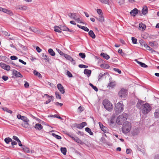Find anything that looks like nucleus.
<instances>
[{
  "label": "nucleus",
  "instance_id": "nucleus-1",
  "mask_svg": "<svg viewBox=\"0 0 159 159\" xmlns=\"http://www.w3.org/2000/svg\"><path fill=\"white\" fill-rule=\"evenodd\" d=\"M131 128V123L128 121L125 122L122 128V131L124 134H127L129 132Z\"/></svg>",
  "mask_w": 159,
  "mask_h": 159
},
{
  "label": "nucleus",
  "instance_id": "nucleus-2",
  "mask_svg": "<svg viewBox=\"0 0 159 159\" xmlns=\"http://www.w3.org/2000/svg\"><path fill=\"white\" fill-rule=\"evenodd\" d=\"M128 117L127 115L125 113H123L121 115H120L117 117L116 122L119 125L122 124L125 121Z\"/></svg>",
  "mask_w": 159,
  "mask_h": 159
},
{
  "label": "nucleus",
  "instance_id": "nucleus-3",
  "mask_svg": "<svg viewBox=\"0 0 159 159\" xmlns=\"http://www.w3.org/2000/svg\"><path fill=\"white\" fill-rule=\"evenodd\" d=\"M104 108L108 111H111L113 108L112 104L107 99H105L102 102Z\"/></svg>",
  "mask_w": 159,
  "mask_h": 159
},
{
  "label": "nucleus",
  "instance_id": "nucleus-4",
  "mask_svg": "<svg viewBox=\"0 0 159 159\" xmlns=\"http://www.w3.org/2000/svg\"><path fill=\"white\" fill-rule=\"evenodd\" d=\"M115 110L116 114L123 111V104L122 101H120L116 105Z\"/></svg>",
  "mask_w": 159,
  "mask_h": 159
},
{
  "label": "nucleus",
  "instance_id": "nucleus-5",
  "mask_svg": "<svg viewBox=\"0 0 159 159\" xmlns=\"http://www.w3.org/2000/svg\"><path fill=\"white\" fill-rule=\"evenodd\" d=\"M142 109V111L144 114H148L151 110V107L149 105L146 103L143 105Z\"/></svg>",
  "mask_w": 159,
  "mask_h": 159
},
{
  "label": "nucleus",
  "instance_id": "nucleus-6",
  "mask_svg": "<svg viewBox=\"0 0 159 159\" xmlns=\"http://www.w3.org/2000/svg\"><path fill=\"white\" fill-rule=\"evenodd\" d=\"M126 91V89L122 88L119 92L118 95L119 96L122 98H125L127 96Z\"/></svg>",
  "mask_w": 159,
  "mask_h": 159
},
{
  "label": "nucleus",
  "instance_id": "nucleus-7",
  "mask_svg": "<svg viewBox=\"0 0 159 159\" xmlns=\"http://www.w3.org/2000/svg\"><path fill=\"white\" fill-rule=\"evenodd\" d=\"M140 44L142 46H143L144 47L146 48L147 50L149 51H152L153 49L151 48L149 46H148L147 44L144 41V40H139Z\"/></svg>",
  "mask_w": 159,
  "mask_h": 159
},
{
  "label": "nucleus",
  "instance_id": "nucleus-8",
  "mask_svg": "<svg viewBox=\"0 0 159 159\" xmlns=\"http://www.w3.org/2000/svg\"><path fill=\"white\" fill-rule=\"evenodd\" d=\"M59 27L61 30L68 31L70 32H74L73 30L69 29L64 25H60L59 26Z\"/></svg>",
  "mask_w": 159,
  "mask_h": 159
},
{
  "label": "nucleus",
  "instance_id": "nucleus-9",
  "mask_svg": "<svg viewBox=\"0 0 159 159\" xmlns=\"http://www.w3.org/2000/svg\"><path fill=\"white\" fill-rule=\"evenodd\" d=\"M99 124L100 127L102 131L106 133H109V130L107 127L104 126L100 122H99Z\"/></svg>",
  "mask_w": 159,
  "mask_h": 159
},
{
  "label": "nucleus",
  "instance_id": "nucleus-10",
  "mask_svg": "<svg viewBox=\"0 0 159 159\" xmlns=\"http://www.w3.org/2000/svg\"><path fill=\"white\" fill-rule=\"evenodd\" d=\"M63 56L66 59L71 61L73 65H75V62L70 56L68 55L67 54H65Z\"/></svg>",
  "mask_w": 159,
  "mask_h": 159
},
{
  "label": "nucleus",
  "instance_id": "nucleus-11",
  "mask_svg": "<svg viewBox=\"0 0 159 159\" xmlns=\"http://www.w3.org/2000/svg\"><path fill=\"white\" fill-rule=\"evenodd\" d=\"M139 129L138 127H136L133 129L131 134L133 136H135L138 135L139 133Z\"/></svg>",
  "mask_w": 159,
  "mask_h": 159
},
{
  "label": "nucleus",
  "instance_id": "nucleus-12",
  "mask_svg": "<svg viewBox=\"0 0 159 159\" xmlns=\"http://www.w3.org/2000/svg\"><path fill=\"white\" fill-rule=\"evenodd\" d=\"M57 88L61 94H63L65 93V89L61 84H58L57 85Z\"/></svg>",
  "mask_w": 159,
  "mask_h": 159
},
{
  "label": "nucleus",
  "instance_id": "nucleus-13",
  "mask_svg": "<svg viewBox=\"0 0 159 159\" xmlns=\"http://www.w3.org/2000/svg\"><path fill=\"white\" fill-rule=\"evenodd\" d=\"M1 67L6 70L9 71L10 70V67L9 65H6L4 63L1 62Z\"/></svg>",
  "mask_w": 159,
  "mask_h": 159
},
{
  "label": "nucleus",
  "instance_id": "nucleus-14",
  "mask_svg": "<svg viewBox=\"0 0 159 159\" xmlns=\"http://www.w3.org/2000/svg\"><path fill=\"white\" fill-rule=\"evenodd\" d=\"M2 11L3 12L6 13L7 14H9L11 16H12L13 15V14L12 12L8 9L5 8H3L1 7V11Z\"/></svg>",
  "mask_w": 159,
  "mask_h": 159
},
{
  "label": "nucleus",
  "instance_id": "nucleus-15",
  "mask_svg": "<svg viewBox=\"0 0 159 159\" xmlns=\"http://www.w3.org/2000/svg\"><path fill=\"white\" fill-rule=\"evenodd\" d=\"M13 74L16 77H21L22 78L23 77L22 75L21 74L20 72L17 71L16 70H13Z\"/></svg>",
  "mask_w": 159,
  "mask_h": 159
},
{
  "label": "nucleus",
  "instance_id": "nucleus-16",
  "mask_svg": "<svg viewBox=\"0 0 159 159\" xmlns=\"http://www.w3.org/2000/svg\"><path fill=\"white\" fill-rule=\"evenodd\" d=\"M144 102L141 100H139L137 105V107L139 109L143 107V105H144Z\"/></svg>",
  "mask_w": 159,
  "mask_h": 159
},
{
  "label": "nucleus",
  "instance_id": "nucleus-17",
  "mask_svg": "<svg viewBox=\"0 0 159 159\" xmlns=\"http://www.w3.org/2000/svg\"><path fill=\"white\" fill-rule=\"evenodd\" d=\"M87 125V123L85 122H83L82 123L78 124L77 127L79 129H81Z\"/></svg>",
  "mask_w": 159,
  "mask_h": 159
},
{
  "label": "nucleus",
  "instance_id": "nucleus-18",
  "mask_svg": "<svg viewBox=\"0 0 159 159\" xmlns=\"http://www.w3.org/2000/svg\"><path fill=\"white\" fill-rule=\"evenodd\" d=\"M138 12V11L137 9L135 8L130 12V14L131 15L135 16Z\"/></svg>",
  "mask_w": 159,
  "mask_h": 159
},
{
  "label": "nucleus",
  "instance_id": "nucleus-19",
  "mask_svg": "<svg viewBox=\"0 0 159 159\" xmlns=\"http://www.w3.org/2000/svg\"><path fill=\"white\" fill-rule=\"evenodd\" d=\"M27 9V7L25 6L20 5L16 7L17 9H19L21 10L25 11Z\"/></svg>",
  "mask_w": 159,
  "mask_h": 159
},
{
  "label": "nucleus",
  "instance_id": "nucleus-20",
  "mask_svg": "<svg viewBox=\"0 0 159 159\" xmlns=\"http://www.w3.org/2000/svg\"><path fill=\"white\" fill-rule=\"evenodd\" d=\"M68 16L72 19L75 20L78 16L76 15L75 13H69Z\"/></svg>",
  "mask_w": 159,
  "mask_h": 159
},
{
  "label": "nucleus",
  "instance_id": "nucleus-21",
  "mask_svg": "<svg viewBox=\"0 0 159 159\" xmlns=\"http://www.w3.org/2000/svg\"><path fill=\"white\" fill-rule=\"evenodd\" d=\"M84 74L87 75L88 77H89L91 73V71L90 70L85 69L84 70Z\"/></svg>",
  "mask_w": 159,
  "mask_h": 159
},
{
  "label": "nucleus",
  "instance_id": "nucleus-22",
  "mask_svg": "<svg viewBox=\"0 0 159 159\" xmlns=\"http://www.w3.org/2000/svg\"><path fill=\"white\" fill-rule=\"evenodd\" d=\"M34 128L36 129L40 130L42 129L43 127L41 124L37 123L35 125Z\"/></svg>",
  "mask_w": 159,
  "mask_h": 159
},
{
  "label": "nucleus",
  "instance_id": "nucleus-23",
  "mask_svg": "<svg viewBox=\"0 0 159 159\" xmlns=\"http://www.w3.org/2000/svg\"><path fill=\"white\" fill-rule=\"evenodd\" d=\"M72 139L78 143L82 144V141L77 137L75 136L74 138H72Z\"/></svg>",
  "mask_w": 159,
  "mask_h": 159
},
{
  "label": "nucleus",
  "instance_id": "nucleus-24",
  "mask_svg": "<svg viewBox=\"0 0 159 159\" xmlns=\"http://www.w3.org/2000/svg\"><path fill=\"white\" fill-rule=\"evenodd\" d=\"M100 55L106 60H108L110 58V57L109 55L103 52L101 53Z\"/></svg>",
  "mask_w": 159,
  "mask_h": 159
},
{
  "label": "nucleus",
  "instance_id": "nucleus-25",
  "mask_svg": "<svg viewBox=\"0 0 159 159\" xmlns=\"http://www.w3.org/2000/svg\"><path fill=\"white\" fill-rule=\"evenodd\" d=\"M142 12L143 15H146L148 13V8L146 6L143 7L142 10Z\"/></svg>",
  "mask_w": 159,
  "mask_h": 159
},
{
  "label": "nucleus",
  "instance_id": "nucleus-26",
  "mask_svg": "<svg viewBox=\"0 0 159 159\" xmlns=\"http://www.w3.org/2000/svg\"><path fill=\"white\" fill-rule=\"evenodd\" d=\"M137 62L142 67L144 68H146L148 67V66L146 65L145 63H142L141 62L137 60H136Z\"/></svg>",
  "mask_w": 159,
  "mask_h": 159
},
{
  "label": "nucleus",
  "instance_id": "nucleus-27",
  "mask_svg": "<svg viewBox=\"0 0 159 159\" xmlns=\"http://www.w3.org/2000/svg\"><path fill=\"white\" fill-rule=\"evenodd\" d=\"M139 28L140 30L141 28L142 29V30H145L146 28V26L145 25L143 24L142 23H140L139 25Z\"/></svg>",
  "mask_w": 159,
  "mask_h": 159
},
{
  "label": "nucleus",
  "instance_id": "nucleus-28",
  "mask_svg": "<svg viewBox=\"0 0 159 159\" xmlns=\"http://www.w3.org/2000/svg\"><path fill=\"white\" fill-rule=\"evenodd\" d=\"M89 34L93 39H94L95 38V35L92 30H90L89 32Z\"/></svg>",
  "mask_w": 159,
  "mask_h": 159
},
{
  "label": "nucleus",
  "instance_id": "nucleus-29",
  "mask_svg": "<svg viewBox=\"0 0 159 159\" xmlns=\"http://www.w3.org/2000/svg\"><path fill=\"white\" fill-rule=\"evenodd\" d=\"M29 122H25L24 123H22L21 124V125L23 127L25 128H29Z\"/></svg>",
  "mask_w": 159,
  "mask_h": 159
},
{
  "label": "nucleus",
  "instance_id": "nucleus-30",
  "mask_svg": "<svg viewBox=\"0 0 159 159\" xmlns=\"http://www.w3.org/2000/svg\"><path fill=\"white\" fill-rule=\"evenodd\" d=\"M154 114L156 118H159V108L156 110Z\"/></svg>",
  "mask_w": 159,
  "mask_h": 159
},
{
  "label": "nucleus",
  "instance_id": "nucleus-31",
  "mask_svg": "<svg viewBox=\"0 0 159 159\" xmlns=\"http://www.w3.org/2000/svg\"><path fill=\"white\" fill-rule=\"evenodd\" d=\"M97 19L99 21L101 22H103L104 20L102 14L99 15V17L97 18Z\"/></svg>",
  "mask_w": 159,
  "mask_h": 159
},
{
  "label": "nucleus",
  "instance_id": "nucleus-32",
  "mask_svg": "<svg viewBox=\"0 0 159 159\" xmlns=\"http://www.w3.org/2000/svg\"><path fill=\"white\" fill-rule=\"evenodd\" d=\"M29 29L35 33H38L39 32V31L37 29L34 27H29Z\"/></svg>",
  "mask_w": 159,
  "mask_h": 159
},
{
  "label": "nucleus",
  "instance_id": "nucleus-33",
  "mask_svg": "<svg viewBox=\"0 0 159 159\" xmlns=\"http://www.w3.org/2000/svg\"><path fill=\"white\" fill-rule=\"evenodd\" d=\"M48 52L52 56H54L55 55V52H54L52 49L51 48H49L48 49Z\"/></svg>",
  "mask_w": 159,
  "mask_h": 159
},
{
  "label": "nucleus",
  "instance_id": "nucleus-34",
  "mask_svg": "<svg viewBox=\"0 0 159 159\" xmlns=\"http://www.w3.org/2000/svg\"><path fill=\"white\" fill-rule=\"evenodd\" d=\"M85 131L89 133L90 135H93V132H92L90 129L86 127L85 128Z\"/></svg>",
  "mask_w": 159,
  "mask_h": 159
},
{
  "label": "nucleus",
  "instance_id": "nucleus-35",
  "mask_svg": "<svg viewBox=\"0 0 159 159\" xmlns=\"http://www.w3.org/2000/svg\"><path fill=\"white\" fill-rule=\"evenodd\" d=\"M22 148L24 152H26L27 153H29L30 152L29 148L25 146H23V147H22Z\"/></svg>",
  "mask_w": 159,
  "mask_h": 159
},
{
  "label": "nucleus",
  "instance_id": "nucleus-36",
  "mask_svg": "<svg viewBox=\"0 0 159 159\" xmlns=\"http://www.w3.org/2000/svg\"><path fill=\"white\" fill-rule=\"evenodd\" d=\"M150 45L152 47L155 48L157 47V45L155 41L149 42Z\"/></svg>",
  "mask_w": 159,
  "mask_h": 159
},
{
  "label": "nucleus",
  "instance_id": "nucleus-37",
  "mask_svg": "<svg viewBox=\"0 0 159 159\" xmlns=\"http://www.w3.org/2000/svg\"><path fill=\"white\" fill-rule=\"evenodd\" d=\"M4 141L6 143L8 144L10 142L12 141V139L9 137H7L4 139Z\"/></svg>",
  "mask_w": 159,
  "mask_h": 159
},
{
  "label": "nucleus",
  "instance_id": "nucleus-38",
  "mask_svg": "<svg viewBox=\"0 0 159 159\" xmlns=\"http://www.w3.org/2000/svg\"><path fill=\"white\" fill-rule=\"evenodd\" d=\"M61 152L64 155H65L66 152V149L65 148H61Z\"/></svg>",
  "mask_w": 159,
  "mask_h": 159
},
{
  "label": "nucleus",
  "instance_id": "nucleus-39",
  "mask_svg": "<svg viewBox=\"0 0 159 159\" xmlns=\"http://www.w3.org/2000/svg\"><path fill=\"white\" fill-rule=\"evenodd\" d=\"M102 3L109 5V0H99Z\"/></svg>",
  "mask_w": 159,
  "mask_h": 159
},
{
  "label": "nucleus",
  "instance_id": "nucleus-40",
  "mask_svg": "<svg viewBox=\"0 0 159 159\" xmlns=\"http://www.w3.org/2000/svg\"><path fill=\"white\" fill-rule=\"evenodd\" d=\"M34 74L35 75L37 76L39 78L42 77L41 74L36 70H34Z\"/></svg>",
  "mask_w": 159,
  "mask_h": 159
},
{
  "label": "nucleus",
  "instance_id": "nucleus-41",
  "mask_svg": "<svg viewBox=\"0 0 159 159\" xmlns=\"http://www.w3.org/2000/svg\"><path fill=\"white\" fill-rule=\"evenodd\" d=\"M54 30L57 32L58 33H61V31L59 27V26H55L54 27Z\"/></svg>",
  "mask_w": 159,
  "mask_h": 159
},
{
  "label": "nucleus",
  "instance_id": "nucleus-42",
  "mask_svg": "<svg viewBox=\"0 0 159 159\" xmlns=\"http://www.w3.org/2000/svg\"><path fill=\"white\" fill-rule=\"evenodd\" d=\"M21 120L24 122L30 121L27 118V117L24 116H23Z\"/></svg>",
  "mask_w": 159,
  "mask_h": 159
},
{
  "label": "nucleus",
  "instance_id": "nucleus-43",
  "mask_svg": "<svg viewBox=\"0 0 159 159\" xmlns=\"http://www.w3.org/2000/svg\"><path fill=\"white\" fill-rule=\"evenodd\" d=\"M142 37L143 39H146L149 37L148 34L147 33H144L142 34Z\"/></svg>",
  "mask_w": 159,
  "mask_h": 159
},
{
  "label": "nucleus",
  "instance_id": "nucleus-44",
  "mask_svg": "<svg viewBox=\"0 0 159 159\" xmlns=\"http://www.w3.org/2000/svg\"><path fill=\"white\" fill-rule=\"evenodd\" d=\"M2 109L4 111H6L7 112L9 113L10 114H11L12 113V111L10 110H9L7 107H3L2 108Z\"/></svg>",
  "mask_w": 159,
  "mask_h": 159
},
{
  "label": "nucleus",
  "instance_id": "nucleus-45",
  "mask_svg": "<svg viewBox=\"0 0 159 159\" xmlns=\"http://www.w3.org/2000/svg\"><path fill=\"white\" fill-rule=\"evenodd\" d=\"M55 95L56 98L59 99H61V96L59 92H56Z\"/></svg>",
  "mask_w": 159,
  "mask_h": 159
},
{
  "label": "nucleus",
  "instance_id": "nucleus-46",
  "mask_svg": "<svg viewBox=\"0 0 159 159\" xmlns=\"http://www.w3.org/2000/svg\"><path fill=\"white\" fill-rule=\"evenodd\" d=\"M52 135L55 138H56L58 139H61V137L57 135L56 134L54 133H52Z\"/></svg>",
  "mask_w": 159,
  "mask_h": 159
},
{
  "label": "nucleus",
  "instance_id": "nucleus-47",
  "mask_svg": "<svg viewBox=\"0 0 159 159\" xmlns=\"http://www.w3.org/2000/svg\"><path fill=\"white\" fill-rule=\"evenodd\" d=\"M105 73H104V74H102V73H100L99 74V75L98 77V80H100L102 78L105 76Z\"/></svg>",
  "mask_w": 159,
  "mask_h": 159
},
{
  "label": "nucleus",
  "instance_id": "nucleus-48",
  "mask_svg": "<svg viewBox=\"0 0 159 159\" xmlns=\"http://www.w3.org/2000/svg\"><path fill=\"white\" fill-rule=\"evenodd\" d=\"M42 57L44 60H47L48 61H49L48 57L46 55L44 54V53H43L42 54Z\"/></svg>",
  "mask_w": 159,
  "mask_h": 159
},
{
  "label": "nucleus",
  "instance_id": "nucleus-49",
  "mask_svg": "<svg viewBox=\"0 0 159 159\" xmlns=\"http://www.w3.org/2000/svg\"><path fill=\"white\" fill-rule=\"evenodd\" d=\"M115 85V83L114 82H111L108 84V86L111 87V88H113L114 87Z\"/></svg>",
  "mask_w": 159,
  "mask_h": 159
},
{
  "label": "nucleus",
  "instance_id": "nucleus-50",
  "mask_svg": "<svg viewBox=\"0 0 159 159\" xmlns=\"http://www.w3.org/2000/svg\"><path fill=\"white\" fill-rule=\"evenodd\" d=\"M101 67L102 68H104L106 69L108 68L109 66L107 64H104L101 65Z\"/></svg>",
  "mask_w": 159,
  "mask_h": 159
},
{
  "label": "nucleus",
  "instance_id": "nucleus-51",
  "mask_svg": "<svg viewBox=\"0 0 159 159\" xmlns=\"http://www.w3.org/2000/svg\"><path fill=\"white\" fill-rule=\"evenodd\" d=\"M79 56L82 58L84 59L85 58L86 56L84 53H79Z\"/></svg>",
  "mask_w": 159,
  "mask_h": 159
},
{
  "label": "nucleus",
  "instance_id": "nucleus-52",
  "mask_svg": "<svg viewBox=\"0 0 159 159\" xmlns=\"http://www.w3.org/2000/svg\"><path fill=\"white\" fill-rule=\"evenodd\" d=\"M78 66L80 68H86L88 67V66L83 64H80Z\"/></svg>",
  "mask_w": 159,
  "mask_h": 159
},
{
  "label": "nucleus",
  "instance_id": "nucleus-53",
  "mask_svg": "<svg viewBox=\"0 0 159 159\" xmlns=\"http://www.w3.org/2000/svg\"><path fill=\"white\" fill-rule=\"evenodd\" d=\"M56 50L59 53L61 56H63L65 53H64L62 52L61 50L58 48H56Z\"/></svg>",
  "mask_w": 159,
  "mask_h": 159
},
{
  "label": "nucleus",
  "instance_id": "nucleus-54",
  "mask_svg": "<svg viewBox=\"0 0 159 159\" xmlns=\"http://www.w3.org/2000/svg\"><path fill=\"white\" fill-rule=\"evenodd\" d=\"M84 110V108L83 107L80 106L78 108V111H79L80 112H81Z\"/></svg>",
  "mask_w": 159,
  "mask_h": 159
},
{
  "label": "nucleus",
  "instance_id": "nucleus-55",
  "mask_svg": "<svg viewBox=\"0 0 159 159\" xmlns=\"http://www.w3.org/2000/svg\"><path fill=\"white\" fill-rule=\"evenodd\" d=\"M75 20H76L79 23H83L81 21L78 16H77Z\"/></svg>",
  "mask_w": 159,
  "mask_h": 159
},
{
  "label": "nucleus",
  "instance_id": "nucleus-56",
  "mask_svg": "<svg viewBox=\"0 0 159 159\" xmlns=\"http://www.w3.org/2000/svg\"><path fill=\"white\" fill-rule=\"evenodd\" d=\"M52 117H56L59 119H61L62 118L59 116H58L57 115H51L50 116Z\"/></svg>",
  "mask_w": 159,
  "mask_h": 159
},
{
  "label": "nucleus",
  "instance_id": "nucleus-57",
  "mask_svg": "<svg viewBox=\"0 0 159 159\" xmlns=\"http://www.w3.org/2000/svg\"><path fill=\"white\" fill-rule=\"evenodd\" d=\"M44 96H46L48 98H51L52 99V101L53 100V97L52 96H50L47 94H44Z\"/></svg>",
  "mask_w": 159,
  "mask_h": 159
},
{
  "label": "nucleus",
  "instance_id": "nucleus-58",
  "mask_svg": "<svg viewBox=\"0 0 159 159\" xmlns=\"http://www.w3.org/2000/svg\"><path fill=\"white\" fill-rule=\"evenodd\" d=\"M113 70L114 71L117 72L119 74H120L121 73V71L118 69L114 68Z\"/></svg>",
  "mask_w": 159,
  "mask_h": 159
},
{
  "label": "nucleus",
  "instance_id": "nucleus-59",
  "mask_svg": "<svg viewBox=\"0 0 159 159\" xmlns=\"http://www.w3.org/2000/svg\"><path fill=\"white\" fill-rule=\"evenodd\" d=\"M2 34L4 35L7 36H9L10 35L7 32L5 31H2Z\"/></svg>",
  "mask_w": 159,
  "mask_h": 159
},
{
  "label": "nucleus",
  "instance_id": "nucleus-60",
  "mask_svg": "<svg viewBox=\"0 0 159 159\" xmlns=\"http://www.w3.org/2000/svg\"><path fill=\"white\" fill-rule=\"evenodd\" d=\"M97 11L99 15L102 14V11L101 9H98L97 10Z\"/></svg>",
  "mask_w": 159,
  "mask_h": 159
},
{
  "label": "nucleus",
  "instance_id": "nucleus-61",
  "mask_svg": "<svg viewBox=\"0 0 159 159\" xmlns=\"http://www.w3.org/2000/svg\"><path fill=\"white\" fill-rule=\"evenodd\" d=\"M67 75L69 77H72V74L69 71H67L66 72Z\"/></svg>",
  "mask_w": 159,
  "mask_h": 159
},
{
  "label": "nucleus",
  "instance_id": "nucleus-62",
  "mask_svg": "<svg viewBox=\"0 0 159 159\" xmlns=\"http://www.w3.org/2000/svg\"><path fill=\"white\" fill-rule=\"evenodd\" d=\"M10 58L12 60H16L18 59V57L15 56H11Z\"/></svg>",
  "mask_w": 159,
  "mask_h": 159
},
{
  "label": "nucleus",
  "instance_id": "nucleus-63",
  "mask_svg": "<svg viewBox=\"0 0 159 159\" xmlns=\"http://www.w3.org/2000/svg\"><path fill=\"white\" fill-rule=\"evenodd\" d=\"M125 3L124 0H119L118 3L120 5H123Z\"/></svg>",
  "mask_w": 159,
  "mask_h": 159
},
{
  "label": "nucleus",
  "instance_id": "nucleus-64",
  "mask_svg": "<svg viewBox=\"0 0 159 159\" xmlns=\"http://www.w3.org/2000/svg\"><path fill=\"white\" fill-rule=\"evenodd\" d=\"M25 87L27 88H28L29 86V84L26 81H25V83L24 84Z\"/></svg>",
  "mask_w": 159,
  "mask_h": 159
}]
</instances>
